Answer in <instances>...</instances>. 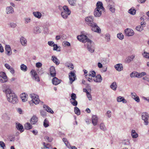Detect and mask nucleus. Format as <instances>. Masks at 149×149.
I'll use <instances>...</instances> for the list:
<instances>
[{
	"label": "nucleus",
	"mask_w": 149,
	"mask_h": 149,
	"mask_svg": "<svg viewBox=\"0 0 149 149\" xmlns=\"http://www.w3.org/2000/svg\"><path fill=\"white\" fill-rule=\"evenodd\" d=\"M2 87L3 92L6 95L7 100L13 104L17 103L18 102L17 97L11 89L10 85L4 84Z\"/></svg>",
	"instance_id": "1"
},
{
	"label": "nucleus",
	"mask_w": 149,
	"mask_h": 149,
	"mask_svg": "<svg viewBox=\"0 0 149 149\" xmlns=\"http://www.w3.org/2000/svg\"><path fill=\"white\" fill-rule=\"evenodd\" d=\"M77 39L81 42L84 43L87 42V47L88 50L91 53H93L94 50V47L93 46V42L87 38L86 36L82 34L78 36L77 37Z\"/></svg>",
	"instance_id": "2"
},
{
	"label": "nucleus",
	"mask_w": 149,
	"mask_h": 149,
	"mask_svg": "<svg viewBox=\"0 0 149 149\" xmlns=\"http://www.w3.org/2000/svg\"><path fill=\"white\" fill-rule=\"evenodd\" d=\"M86 23L91 28V30L95 32L100 33L101 32V29L97 25V24L94 23L93 21V19L92 16L87 17L85 19Z\"/></svg>",
	"instance_id": "3"
},
{
	"label": "nucleus",
	"mask_w": 149,
	"mask_h": 149,
	"mask_svg": "<svg viewBox=\"0 0 149 149\" xmlns=\"http://www.w3.org/2000/svg\"><path fill=\"white\" fill-rule=\"evenodd\" d=\"M30 96L31 98L32 103L36 104H38L40 101L38 95L34 94H31L30 95Z\"/></svg>",
	"instance_id": "4"
},
{
	"label": "nucleus",
	"mask_w": 149,
	"mask_h": 149,
	"mask_svg": "<svg viewBox=\"0 0 149 149\" xmlns=\"http://www.w3.org/2000/svg\"><path fill=\"white\" fill-rule=\"evenodd\" d=\"M31 77L33 79L38 82L40 81L38 75L35 71L34 70H32L31 71Z\"/></svg>",
	"instance_id": "5"
},
{
	"label": "nucleus",
	"mask_w": 149,
	"mask_h": 149,
	"mask_svg": "<svg viewBox=\"0 0 149 149\" xmlns=\"http://www.w3.org/2000/svg\"><path fill=\"white\" fill-rule=\"evenodd\" d=\"M142 120L144 121L145 125H148V120L149 117L148 113L146 112L143 113H142Z\"/></svg>",
	"instance_id": "6"
},
{
	"label": "nucleus",
	"mask_w": 149,
	"mask_h": 149,
	"mask_svg": "<svg viewBox=\"0 0 149 149\" xmlns=\"http://www.w3.org/2000/svg\"><path fill=\"white\" fill-rule=\"evenodd\" d=\"M69 74V76L70 82V84H72L76 79V77L75 74L72 71H71Z\"/></svg>",
	"instance_id": "7"
},
{
	"label": "nucleus",
	"mask_w": 149,
	"mask_h": 149,
	"mask_svg": "<svg viewBox=\"0 0 149 149\" xmlns=\"http://www.w3.org/2000/svg\"><path fill=\"white\" fill-rule=\"evenodd\" d=\"M125 32L126 35L128 36H132L134 34V32L133 30L130 29H127L125 30Z\"/></svg>",
	"instance_id": "8"
},
{
	"label": "nucleus",
	"mask_w": 149,
	"mask_h": 149,
	"mask_svg": "<svg viewBox=\"0 0 149 149\" xmlns=\"http://www.w3.org/2000/svg\"><path fill=\"white\" fill-rule=\"evenodd\" d=\"M135 57V55H132L130 56H129L125 59L124 60L125 62L126 63H130Z\"/></svg>",
	"instance_id": "9"
},
{
	"label": "nucleus",
	"mask_w": 149,
	"mask_h": 149,
	"mask_svg": "<svg viewBox=\"0 0 149 149\" xmlns=\"http://www.w3.org/2000/svg\"><path fill=\"white\" fill-rule=\"evenodd\" d=\"M93 80L94 81L96 82H100L102 80V78L101 76V75L100 74H98L95 76L93 78Z\"/></svg>",
	"instance_id": "10"
},
{
	"label": "nucleus",
	"mask_w": 149,
	"mask_h": 149,
	"mask_svg": "<svg viewBox=\"0 0 149 149\" xmlns=\"http://www.w3.org/2000/svg\"><path fill=\"white\" fill-rule=\"evenodd\" d=\"M102 14V11L100 10L95 8L94 12V15L95 17H99Z\"/></svg>",
	"instance_id": "11"
},
{
	"label": "nucleus",
	"mask_w": 149,
	"mask_h": 149,
	"mask_svg": "<svg viewBox=\"0 0 149 149\" xmlns=\"http://www.w3.org/2000/svg\"><path fill=\"white\" fill-rule=\"evenodd\" d=\"M54 77L52 81V84L55 85H57L59 84L61 81V80L58 79V78L55 77Z\"/></svg>",
	"instance_id": "12"
},
{
	"label": "nucleus",
	"mask_w": 149,
	"mask_h": 149,
	"mask_svg": "<svg viewBox=\"0 0 149 149\" xmlns=\"http://www.w3.org/2000/svg\"><path fill=\"white\" fill-rule=\"evenodd\" d=\"M50 75L52 77H54L56 76V73L55 68L52 66L50 69Z\"/></svg>",
	"instance_id": "13"
},
{
	"label": "nucleus",
	"mask_w": 149,
	"mask_h": 149,
	"mask_svg": "<svg viewBox=\"0 0 149 149\" xmlns=\"http://www.w3.org/2000/svg\"><path fill=\"white\" fill-rule=\"evenodd\" d=\"M96 8L98 9L102 10L103 11L105 10L104 8L103 7V4L101 2L98 1L96 4Z\"/></svg>",
	"instance_id": "14"
},
{
	"label": "nucleus",
	"mask_w": 149,
	"mask_h": 149,
	"mask_svg": "<svg viewBox=\"0 0 149 149\" xmlns=\"http://www.w3.org/2000/svg\"><path fill=\"white\" fill-rule=\"evenodd\" d=\"M6 12L8 14H13L14 12V9L11 6L7 7L6 9Z\"/></svg>",
	"instance_id": "15"
},
{
	"label": "nucleus",
	"mask_w": 149,
	"mask_h": 149,
	"mask_svg": "<svg viewBox=\"0 0 149 149\" xmlns=\"http://www.w3.org/2000/svg\"><path fill=\"white\" fill-rule=\"evenodd\" d=\"M6 53L8 55L10 56L12 54V52L10 46L9 45H6L5 47Z\"/></svg>",
	"instance_id": "16"
},
{
	"label": "nucleus",
	"mask_w": 149,
	"mask_h": 149,
	"mask_svg": "<svg viewBox=\"0 0 149 149\" xmlns=\"http://www.w3.org/2000/svg\"><path fill=\"white\" fill-rule=\"evenodd\" d=\"M28 97V95L26 94L25 93H22L20 95V97L23 102H25L27 100Z\"/></svg>",
	"instance_id": "17"
},
{
	"label": "nucleus",
	"mask_w": 149,
	"mask_h": 149,
	"mask_svg": "<svg viewBox=\"0 0 149 149\" xmlns=\"http://www.w3.org/2000/svg\"><path fill=\"white\" fill-rule=\"evenodd\" d=\"M98 118L96 115H93L92 118V123L94 125H97L98 121Z\"/></svg>",
	"instance_id": "18"
},
{
	"label": "nucleus",
	"mask_w": 149,
	"mask_h": 149,
	"mask_svg": "<svg viewBox=\"0 0 149 149\" xmlns=\"http://www.w3.org/2000/svg\"><path fill=\"white\" fill-rule=\"evenodd\" d=\"M20 42L21 44L23 46H25L27 45V40L23 37H21L20 38Z\"/></svg>",
	"instance_id": "19"
},
{
	"label": "nucleus",
	"mask_w": 149,
	"mask_h": 149,
	"mask_svg": "<svg viewBox=\"0 0 149 149\" xmlns=\"http://www.w3.org/2000/svg\"><path fill=\"white\" fill-rule=\"evenodd\" d=\"M38 118L35 116H33L31 118L30 122L32 124H35L38 121Z\"/></svg>",
	"instance_id": "20"
},
{
	"label": "nucleus",
	"mask_w": 149,
	"mask_h": 149,
	"mask_svg": "<svg viewBox=\"0 0 149 149\" xmlns=\"http://www.w3.org/2000/svg\"><path fill=\"white\" fill-rule=\"evenodd\" d=\"M33 33L35 34H38L41 32V29L38 26H36L33 28Z\"/></svg>",
	"instance_id": "21"
},
{
	"label": "nucleus",
	"mask_w": 149,
	"mask_h": 149,
	"mask_svg": "<svg viewBox=\"0 0 149 149\" xmlns=\"http://www.w3.org/2000/svg\"><path fill=\"white\" fill-rule=\"evenodd\" d=\"M114 67L118 71H120L123 70V67L121 64H117Z\"/></svg>",
	"instance_id": "22"
},
{
	"label": "nucleus",
	"mask_w": 149,
	"mask_h": 149,
	"mask_svg": "<svg viewBox=\"0 0 149 149\" xmlns=\"http://www.w3.org/2000/svg\"><path fill=\"white\" fill-rule=\"evenodd\" d=\"M43 108L48 112L53 114L54 113L53 111L48 106L46 105H43Z\"/></svg>",
	"instance_id": "23"
},
{
	"label": "nucleus",
	"mask_w": 149,
	"mask_h": 149,
	"mask_svg": "<svg viewBox=\"0 0 149 149\" xmlns=\"http://www.w3.org/2000/svg\"><path fill=\"white\" fill-rule=\"evenodd\" d=\"M33 15L36 17L38 19L41 18L42 14L40 13L39 12H34L33 13Z\"/></svg>",
	"instance_id": "24"
},
{
	"label": "nucleus",
	"mask_w": 149,
	"mask_h": 149,
	"mask_svg": "<svg viewBox=\"0 0 149 149\" xmlns=\"http://www.w3.org/2000/svg\"><path fill=\"white\" fill-rule=\"evenodd\" d=\"M16 127L21 132H23L24 131L23 126L19 123L16 124Z\"/></svg>",
	"instance_id": "25"
},
{
	"label": "nucleus",
	"mask_w": 149,
	"mask_h": 149,
	"mask_svg": "<svg viewBox=\"0 0 149 149\" xmlns=\"http://www.w3.org/2000/svg\"><path fill=\"white\" fill-rule=\"evenodd\" d=\"M52 60L56 65H58L59 64V61L56 56H52Z\"/></svg>",
	"instance_id": "26"
},
{
	"label": "nucleus",
	"mask_w": 149,
	"mask_h": 149,
	"mask_svg": "<svg viewBox=\"0 0 149 149\" xmlns=\"http://www.w3.org/2000/svg\"><path fill=\"white\" fill-rule=\"evenodd\" d=\"M117 100L118 102H122L123 103H124L127 102L126 100L123 97L120 96L118 97L117 98Z\"/></svg>",
	"instance_id": "27"
},
{
	"label": "nucleus",
	"mask_w": 149,
	"mask_h": 149,
	"mask_svg": "<svg viewBox=\"0 0 149 149\" xmlns=\"http://www.w3.org/2000/svg\"><path fill=\"white\" fill-rule=\"evenodd\" d=\"M110 87L111 89L114 91H116L117 88V85L116 82H113L111 85Z\"/></svg>",
	"instance_id": "28"
},
{
	"label": "nucleus",
	"mask_w": 149,
	"mask_h": 149,
	"mask_svg": "<svg viewBox=\"0 0 149 149\" xmlns=\"http://www.w3.org/2000/svg\"><path fill=\"white\" fill-rule=\"evenodd\" d=\"M131 135L132 137L133 138H136L138 136V134L134 130H132L131 132Z\"/></svg>",
	"instance_id": "29"
},
{
	"label": "nucleus",
	"mask_w": 149,
	"mask_h": 149,
	"mask_svg": "<svg viewBox=\"0 0 149 149\" xmlns=\"http://www.w3.org/2000/svg\"><path fill=\"white\" fill-rule=\"evenodd\" d=\"M24 127L25 129L29 130L32 128V126L29 123L27 122L25 124Z\"/></svg>",
	"instance_id": "30"
},
{
	"label": "nucleus",
	"mask_w": 149,
	"mask_h": 149,
	"mask_svg": "<svg viewBox=\"0 0 149 149\" xmlns=\"http://www.w3.org/2000/svg\"><path fill=\"white\" fill-rule=\"evenodd\" d=\"M54 47L53 50L54 51H57L60 52L61 51V47L60 46H58L56 44L53 45Z\"/></svg>",
	"instance_id": "31"
},
{
	"label": "nucleus",
	"mask_w": 149,
	"mask_h": 149,
	"mask_svg": "<svg viewBox=\"0 0 149 149\" xmlns=\"http://www.w3.org/2000/svg\"><path fill=\"white\" fill-rule=\"evenodd\" d=\"M64 11H65V12H68V15H70L71 13V11L69 10L68 7L67 6H64L63 8Z\"/></svg>",
	"instance_id": "32"
},
{
	"label": "nucleus",
	"mask_w": 149,
	"mask_h": 149,
	"mask_svg": "<svg viewBox=\"0 0 149 149\" xmlns=\"http://www.w3.org/2000/svg\"><path fill=\"white\" fill-rule=\"evenodd\" d=\"M61 15L63 18L64 19H66L68 18L69 15L68 14V12L63 11L61 13Z\"/></svg>",
	"instance_id": "33"
},
{
	"label": "nucleus",
	"mask_w": 149,
	"mask_h": 149,
	"mask_svg": "<svg viewBox=\"0 0 149 149\" xmlns=\"http://www.w3.org/2000/svg\"><path fill=\"white\" fill-rule=\"evenodd\" d=\"M0 75L2 77V78L4 79H7V77L5 72H0Z\"/></svg>",
	"instance_id": "34"
},
{
	"label": "nucleus",
	"mask_w": 149,
	"mask_h": 149,
	"mask_svg": "<svg viewBox=\"0 0 149 149\" xmlns=\"http://www.w3.org/2000/svg\"><path fill=\"white\" fill-rule=\"evenodd\" d=\"M74 111L75 113L77 115H79L80 114V111L79 109L76 107L74 108Z\"/></svg>",
	"instance_id": "35"
},
{
	"label": "nucleus",
	"mask_w": 149,
	"mask_h": 149,
	"mask_svg": "<svg viewBox=\"0 0 149 149\" xmlns=\"http://www.w3.org/2000/svg\"><path fill=\"white\" fill-rule=\"evenodd\" d=\"M21 69L24 71L25 72L27 70V66L24 64H22L20 66Z\"/></svg>",
	"instance_id": "36"
},
{
	"label": "nucleus",
	"mask_w": 149,
	"mask_h": 149,
	"mask_svg": "<svg viewBox=\"0 0 149 149\" xmlns=\"http://www.w3.org/2000/svg\"><path fill=\"white\" fill-rule=\"evenodd\" d=\"M138 72L135 71H134L130 74V77L131 78L132 77H137Z\"/></svg>",
	"instance_id": "37"
},
{
	"label": "nucleus",
	"mask_w": 149,
	"mask_h": 149,
	"mask_svg": "<svg viewBox=\"0 0 149 149\" xmlns=\"http://www.w3.org/2000/svg\"><path fill=\"white\" fill-rule=\"evenodd\" d=\"M128 13L132 15H134L136 13V10L134 9L131 8L128 10Z\"/></svg>",
	"instance_id": "38"
},
{
	"label": "nucleus",
	"mask_w": 149,
	"mask_h": 149,
	"mask_svg": "<svg viewBox=\"0 0 149 149\" xmlns=\"http://www.w3.org/2000/svg\"><path fill=\"white\" fill-rule=\"evenodd\" d=\"M143 26L141 25L138 26H136V29L138 31L141 32L143 29Z\"/></svg>",
	"instance_id": "39"
},
{
	"label": "nucleus",
	"mask_w": 149,
	"mask_h": 149,
	"mask_svg": "<svg viewBox=\"0 0 149 149\" xmlns=\"http://www.w3.org/2000/svg\"><path fill=\"white\" fill-rule=\"evenodd\" d=\"M95 74L96 73L94 71H90L89 72L88 74V76L89 77L91 76L94 78L95 77Z\"/></svg>",
	"instance_id": "40"
},
{
	"label": "nucleus",
	"mask_w": 149,
	"mask_h": 149,
	"mask_svg": "<svg viewBox=\"0 0 149 149\" xmlns=\"http://www.w3.org/2000/svg\"><path fill=\"white\" fill-rule=\"evenodd\" d=\"M71 98L70 100H76L77 98V96L76 94L74 93H72L71 95Z\"/></svg>",
	"instance_id": "41"
},
{
	"label": "nucleus",
	"mask_w": 149,
	"mask_h": 149,
	"mask_svg": "<svg viewBox=\"0 0 149 149\" xmlns=\"http://www.w3.org/2000/svg\"><path fill=\"white\" fill-rule=\"evenodd\" d=\"M2 118H3L8 120H9L10 119V117L9 116H8L7 114L6 113H4L3 115L2 116Z\"/></svg>",
	"instance_id": "42"
},
{
	"label": "nucleus",
	"mask_w": 149,
	"mask_h": 149,
	"mask_svg": "<svg viewBox=\"0 0 149 149\" xmlns=\"http://www.w3.org/2000/svg\"><path fill=\"white\" fill-rule=\"evenodd\" d=\"M43 125L45 127H47L49 126V122L46 119H45L44 120Z\"/></svg>",
	"instance_id": "43"
},
{
	"label": "nucleus",
	"mask_w": 149,
	"mask_h": 149,
	"mask_svg": "<svg viewBox=\"0 0 149 149\" xmlns=\"http://www.w3.org/2000/svg\"><path fill=\"white\" fill-rule=\"evenodd\" d=\"M142 55L144 58H149V53H148L144 51L142 54Z\"/></svg>",
	"instance_id": "44"
},
{
	"label": "nucleus",
	"mask_w": 149,
	"mask_h": 149,
	"mask_svg": "<svg viewBox=\"0 0 149 149\" xmlns=\"http://www.w3.org/2000/svg\"><path fill=\"white\" fill-rule=\"evenodd\" d=\"M8 25L11 28H14L16 27L17 26L16 24L13 22H11L8 24Z\"/></svg>",
	"instance_id": "45"
},
{
	"label": "nucleus",
	"mask_w": 149,
	"mask_h": 149,
	"mask_svg": "<svg viewBox=\"0 0 149 149\" xmlns=\"http://www.w3.org/2000/svg\"><path fill=\"white\" fill-rule=\"evenodd\" d=\"M100 129L103 131H105L106 130V128L105 127L104 125L102 123L100 124Z\"/></svg>",
	"instance_id": "46"
},
{
	"label": "nucleus",
	"mask_w": 149,
	"mask_h": 149,
	"mask_svg": "<svg viewBox=\"0 0 149 149\" xmlns=\"http://www.w3.org/2000/svg\"><path fill=\"white\" fill-rule=\"evenodd\" d=\"M70 103L72 104L74 106H76L77 105L78 103L76 100H70Z\"/></svg>",
	"instance_id": "47"
},
{
	"label": "nucleus",
	"mask_w": 149,
	"mask_h": 149,
	"mask_svg": "<svg viewBox=\"0 0 149 149\" xmlns=\"http://www.w3.org/2000/svg\"><path fill=\"white\" fill-rule=\"evenodd\" d=\"M105 38L107 42H109L110 41V36L109 33H107L105 35Z\"/></svg>",
	"instance_id": "48"
},
{
	"label": "nucleus",
	"mask_w": 149,
	"mask_h": 149,
	"mask_svg": "<svg viewBox=\"0 0 149 149\" xmlns=\"http://www.w3.org/2000/svg\"><path fill=\"white\" fill-rule=\"evenodd\" d=\"M70 4L72 6H74L75 3V0H68Z\"/></svg>",
	"instance_id": "49"
},
{
	"label": "nucleus",
	"mask_w": 149,
	"mask_h": 149,
	"mask_svg": "<svg viewBox=\"0 0 149 149\" xmlns=\"http://www.w3.org/2000/svg\"><path fill=\"white\" fill-rule=\"evenodd\" d=\"M117 36V37L120 40H122L124 38V36L122 33L118 34Z\"/></svg>",
	"instance_id": "50"
},
{
	"label": "nucleus",
	"mask_w": 149,
	"mask_h": 149,
	"mask_svg": "<svg viewBox=\"0 0 149 149\" xmlns=\"http://www.w3.org/2000/svg\"><path fill=\"white\" fill-rule=\"evenodd\" d=\"M109 7L110 11L113 13H114L115 10V8L114 7L112 6L111 5H109Z\"/></svg>",
	"instance_id": "51"
},
{
	"label": "nucleus",
	"mask_w": 149,
	"mask_h": 149,
	"mask_svg": "<svg viewBox=\"0 0 149 149\" xmlns=\"http://www.w3.org/2000/svg\"><path fill=\"white\" fill-rule=\"evenodd\" d=\"M102 62H103L105 64H106L109 63V61L108 59L107 58H103L102 60Z\"/></svg>",
	"instance_id": "52"
},
{
	"label": "nucleus",
	"mask_w": 149,
	"mask_h": 149,
	"mask_svg": "<svg viewBox=\"0 0 149 149\" xmlns=\"http://www.w3.org/2000/svg\"><path fill=\"white\" fill-rule=\"evenodd\" d=\"M45 139L47 140L49 142H51L52 140V137L49 138L48 136H45Z\"/></svg>",
	"instance_id": "53"
},
{
	"label": "nucleus",
	"mask_w": 149,
	"mask_h": 149,
	"mask_svg": "<svg viewBox=\"0 0 149 149\" xmlns=\"http://www.w3.org/2000/svg\"><path fill=\"white\" fill-rule=\"evenodd\" d=\"M66 66H67V67L69 68H71V70H72L73 69V65L71 63H69Z\"/></svg>",
	"instance_id": "54"
},
{
	"label": "nucleus",
	"mask_w": 149,
	"mask_h": 149,
	"mask_svg": "<svg viewBox=\"0 0 149 149\" xmlns=\"http://www.w3.org/2000/svg\"><path fill=\"white\" fill-rule=\"evenodd\" d=\"M133 98L137 102H140V99L139 97L137 95L135 97H133Z\"/></svg>",
	"instance_id": "55"
},
{
	"label": "nucleus",
	"mask_w": 149,
	"mask_h": 149,
	"mask_svg": "<svg viewBox=\"0 0 149 149\" xmlns=\"http://www.w3.org/2000/svg\"><path fill=\"white\" fill-rule=\"evenodd\" d=\"M25 22L26 24H27L29 23L31 21V19L29 18H25Z\"/></svg>",
	"instance_id": "56"
},
{
	"label": "nucleus",
	"mask_w": 149,
	"mask_h": 149,
	"mask_svg": "<svg viewBox=\"0 0 149 149\" xmlns=\"http://www.w3.org/2000/svg\"><path fill=\"white\" fill-rule=\"evenodd\" d=\"M0 146L1 147L3 148V149H4V148L5 147V143L2 141H0Z\"/></svg>",
	"instance_id": "57"
},
{
	"label": "nucleus",
	"mask_w": 149,
	"mask_h": 149,
	"mask_svg": "<svg viewBox=\"0 0 149 149\" xmlns=\"http://www.w3.org/2000/svg\"><path fill=\"white\" fill-rule=\"evenodd\" d=\"M36 65L37 68H40L42 66V64L41 63L38 62L36 63Z\"/></svg>",
	"instance_id": "58"
},
{
	"label": "nucleus",
	"mask_w": 149,
	"mask_h": 149,
	"mask_svg": "<svg viewBox=\"0 0 149 149\" xmlns=\"http://www.w3.org/2000/svg\"><path fill=\"white\" fill-rule=\"evenodd\" d=\"M89 100H91L92 99V96L91 94L88 93V94H86Z\"/></svg>",
	"instance_id": "59"
},
{
	"label": "nucleus",
	"mask_w": 149,
	"mask_h": 149,
	"mask_svg": "<svg viewBox=\"0 0 149 149\" xmlns=\"http://www.w3.org/2000/svg\"><path fill=\"white\" fill-rule=\"evenodd\" d=\"M48 44L49 46L52 47L53 46V45L55 44L54 42L52 41H48Z\"/></svg>",
	"instance_id": "60"
},
{
	"label": "nucleus",
	"mask_w": 149,
	"mask_h": 149,
	"mask_svg": "<svg viewBox=\"0 0 149 149\" xmlns=\"http://www.w3.org/2000/svg\"><path fill=\"white\" fill-rule=\"evenodd\" d=\"M40 113L41 115L43 116H45L46 115V113L44 111H40Z\"/></svg>",
	"instance_id": "61"
},
{
	"label": "nucleus",
	"mask_w": 149,
	"mask_h": 149,
	"mask_svg": "<svg viewBox=\"0 0 149 149\" xmlns=\"http://www.w3.org/2000/svg\"><path fill=\"white\" fill-rule=\"evenodd\" d=\"M111 111H108L106 113V115H107L109 118H110L111 117Z\"/></svg>",
	"instance_id": "62"
},
{
	"label": "nucleus",
	"mask_w": 149,
	"mask_h": 149,
	"mask_svg": "<svg viewBox=\"0 0 149 149\" xmlns=\"http://www.w3.org/2000/svg\"><path fill=\"white\" fill-rule=\"evenodd\" d=\"M5 66L6 68L9 70L11 68L10 65L6 63L5 64Z\"/></svg>",
	"instance_id": "63"
},
{
	"label": "nucleus",
	"mask_w": 149,
	"mask_h": 149,
	"mask_svg": "<svg viewBox=\"0 0 149 149\" xmlns=\"http://www.w3.org/2000/svg\"><path fill=\"white\" fill-rule=\"evenodd\" d=\"M64 44L68 46H70V44L69 42L67 41H65L64 42Z\"/></svg>",
	"instance_id": "64"
}]
</instances>
